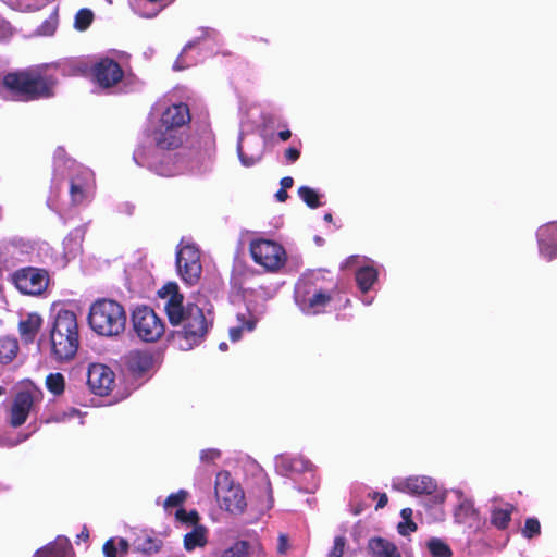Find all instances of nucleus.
<instances>
[{
  "label": "nucleus",
  "instance_id": "1",
  "mask_svg": "<svg viewBox=\"0 0 557 557\" xmlns=\"http://www.w3.org/2000/svg\"><path fill=\"white\" fill-rule=\"evenodd\" d=\"M172 325H182L175 336V345L181 350H190L205 338L212 323L213 306L206 295L197 294L194 301L183 305V295L176 283H168L158 290Z\"/></svg>",
  "mask_w": 557,
  "mask_h": 557
},
{
  "label": "nucleus",
  "instance_id": "2",
  "mask_svg": "<svg viewBox=\"0 0 557 557\" xmlns=\"http://www.w3.org/2000/svg\"><path fill=\"white\" fill-rule=\"evenodd\" d=\"M54 81L36 71L8 73L0 82V96L4 99L27 101L51 95Z\"/></svg>",
  "mask_w": 557,
  "mask_h": 557
},
{
  "label": "nucleus",
  "instance_id": "3",
  "mask_svg": "<svg viewBox=\"0 0 557 557\" xmlns=\"http://www.w3.org/2000/svg\"><path fill=\"white\" fill-rule=\"evenodd\" d=\"M51 352L58 360L72 359L78 349V324L76 314L59 309L50 331Z\"/></svg>",
  "mask_w": 557,
  "mask_h": 557
},
{
  "label": "nucleus",
  "instance_id": "4",
  "mask_svg": "<svg viewBox=\"0 0 557 557\" xmlns=\"http://www.w3.org/2000/svg\"><path fill=\"white\" fill-rule=\"evenodd\" d=\"M88 322L91 330L101 336H119L126 326V312L117 301L100 299L91 305Z\"/></svg>",
  "mask_w": 557,
  "mask_h": 557
},
{
  "label": "nucleus",
  "instance_id": "5",
  "mask_svg": "<svg viewBox=\"0 0 557 557\" xmlns=\"http://www.w3.org/2000/svg\"><path fill=\"white\" fill-rule=\"evenodd\" d=\"M190 119L189 109L184 103L169 106L161 114L158 126L152 133L159 147H178L182 144L180 128Z\"/></svg>",
  "mask_w": 557,
  "mask_h": 557
},
{
  "label": "nucleus",
  "instance_id": "6",
  "mask_svg": "<svg viewBox=\"0 0 557 557\" xmlns=\"http://www.w3.org/2000/svg\"><path fill=\"white\" fill-rule=\"evenodd\" d=\"M176 147H159L158 143L150 150L137 149L134 152V160L140 166L160 176H174L183 171V164L178 154L174 151Z\"/></svg>",
  "mask_w": 557,
  "mask_h": 557
},
{
  "label": "nucleus",
  "instance_id": "7",
  "mask_svg": "<svg viewBox=\"0 0 557 557\" xmlns=\"http://www.w3.org/2000/svg\"><path fill=\"white\" fill-rule=\"evenodd\" d=\"M64 165L69 170V195L71 202L75 206L89 202L95 194L94 173L74 160H65Z\"/></svg>",
  "mask_w": 557,
  "mask_h": 557
},
{
  "label": "nucleus",
  "instance_id": "8",
  "mask_svg": "<svg viewBox=\"0 0 557 557\" xmlns=\"http://www.w3.org/2000/svg\"><path fill=\"white\" fill-rule=\"evenodd\" d=\"M214 492L220 508L233 515L242 513L246 508L244 491L228 472L221 471L216 474Z\"/></svg>",
  "mask_w": 557,
  "mask_h": 557
},
{
  "label": "nucleus",
  "instance_id": "9",
  "mask_svg": "<svg viewBox=\"0 0 557 557\" xmlns=\"http://www.w3.org/2000/svg\"><path fill=\"white\" fill-rule=\"evenodd\" d=\"M249 251L252 260L268 272L278 271L287 260L285 248L272 239L257 238L251 240Z\"/></svg>",
  "mask_w": 557,
  "mask_h": 557
},
{
  "label": "nucleus",
  "instance_id": "10",
  "mask_svg": "<svg viewBox=\"0 0 557 557\" xmlns=\"http://www.w3.org/2000/svg\"><path fill=\"white\" fill-rule=\"evenodd\" d=\"M295 301L300 311L308 315L323 312L331 296L310 280H300L295 287Z\"/></svg>",
  "mask_w": 557,
  "mask_h": 557
},
{
  "label": "nucleus",
  "instance_id": "11",
  "mask_svg": "<svg viewBox=\"0 0 557 557\" xmlns=\"http://www.w3.org/2000/svg\"><path fill=\"white\" fill-rule=\"evenodd\" d=\"M133 329L144 342H156L164 333L165 326L156 311L147 306H138L132 313Z\"/></svg>",
  "mask_w": 557,
  "mask_h": 557
},
{
  "label": "nucleus",
  "instance_id": "12",
  "mask_svg": "<svg viewBox=\"0 0 557 557\" xmlns=\"http://www.w3.org/2000/svg\"><path fill=\"white\" fill-rule=\"evenodd\" d=\"M395 491L413 496L431 495L435 503H443L445 491L441 490L434 479L428 475H412L408 478H395L392 481Z\"/></svg>",
  "mask_w": 557,
  "mask_h": 557
},
{
  "label": "nucleus",
  "instance_id": "13",
  "mask_svg": "<svg viewBox=\"0 0 557 557\" xmlns=\"http://www.w3.org/2000/svg\"><path fill=\"white\" fill-rule=\"evenodd\" d=\"M176 267L180 276L188 285L196 284L201 275L200 252L188 242L182 240L176 251Z\"/></svg>",
  "mask_w": 557,
  "mask_h": 557
},
{
  "label": "nucleus",
  "instance_id": "14",
  "mask_svg": "<svg viewBox=\"0 0 557 557\" xmlns=\"http://www.w3.org/2000/svg\"><path fill=\"white\" fill-rule=\"evenodd\" d=\"M275 467L284 475L304 474L308 483L300 488L307 493H312L318 487L313 466L302 457L277 456L275 458Z\"/></svg>",
  "mask_w": 557,
  "mask_h": 557
},
{
  "label": "nucleus",
  "instance_id": "15",
  "mask_svg": "<svg viewBox=\"0 0 557 557\" xmlns=\"http://www.w3.org/2000/svg\"><path fill=\"white\" fill-rule=\"evenodd\" d=\"M176 520L191 530L184 535V548L191 552L196 548H202L208 543V529L198 523L199 515L196 510L186 511L178 508L175 512Z\"/></svg>",
  "mask_w": 557,
  "mask_h": 557
},
{
  "label": "nucleus",
  "instance_id": "16",
  "mask_svg": "<svg viewBox=\"0 0 557 557\" xmlns=\"http://www.w3.org/2000/svg\"><path fill=\"white\" fill-rule=\"evenodd\" d=\"M12 281L21 293L40 295L49 284V275L42 269L24 268L12 275Z\"/></svg>",
  "mask_w": 557,
  "mask_h": 557
},
{
  "label": "nucleus",
  "instance_id": "17",
  "mask_svg": "<svg viewBox=\"0 0 557 557\" xmlns=\"http://www.w3.org/2000/svg\"><path fill=\"white\" fill-rule=\"evenodd\" d=\"M87 384L94 394L106 396L115 384V374L106 364L92 363L88 368Z\"/></svg>",
  "mask_w": 557,
  "mask_h": 557
},
{
  "label": "nucleus",
  "instance_id": "18",
  "mask_svg": "<svg viewBox=\"0 0 557 557\" xmlns=\"http://www.w3.org/2000/svg\"><path fill=\"white\" fill-rule=\"evenodd\" d=\"M91 74L94 82L103 89L115 86L123 78L120 64L110 58L97 61L91 69Z\"/></svg>",
  "mask_w": 557,
  "mask_h": 557
},
{
  "label": "nucleus",
  "instance_id": "19",
  "mask_svg": "<svg viewBox=\"0 0 557 557\" xmlns=\"http://www.w3.org/2000/svg\"><path fill=\"white\" fill-rule=\"evenodd\" d=\"M36 395L37 392L30 388L16 394L8 412L10 425L17 428L25 423L34 406Z\"/></svg>",
  "mask_w": 557,
  "mask_h": 557
},
{
  "label": "nucleus",
  "instance_id": "20",
  "mask_svg": "<svg viewBox=\"0 0 557 557\" xmlns=\"http://www.w3.org/2000/svg\"><path fill=\"white\" fill-rule=\"evenodd\" d=\"M264 143L257 136H240L237 144L238 158L244 166L257 164L263 156Z\"/></svg>",
  "mask_w": 557,
  "mask_h": 557
},
{
  "label": "nucleus",
  "instance_id": "21",
  "mask_svg": "<svg viewBox=\"0 0 557 557\" xmlns=\"http://www.w3.org/2000/svg\"><path fill=\"white\" fill-rule=\"evenodd\" d=\"M556 233L557 225L553 222L542 225L537 231L540 253L547 260H553L555 257L554 240Z\"/></svg>",
  "mask_w": 557,
  "mask_h": 557
},
{
  "label": "nucleus",
  "instance_id": "22",
  "mask_svg": "<svg viewBox=\"0 0 557 557\" xmlns=\"http://www.w3.org/2000/svg\"><path fill=\"white\" fill-rule=\"evenodd\" d=\"M125 367L132 374L141 375L152 367V357L145 351H131L125 356Z\"/></svg>",
  "mask_w": 557,
  "mask_h": 557
},
{
  "label": "nucleus",
  "instance_id": "23",
  "mask_svg": "<svg viewBox=\"0 0 557 557\" xmlns=\"http://www.w3.org/2000/svg\"><path fill=\"white\" fill-rule=\"evenodd\" d=\"M174 0H133V11L145 18L157 16L165 7Z\"/></svg>",
  "mask_w": 557,
  "mask_h": 557
},
{
  "label": "nucleus",
  "instance_id": "24",
  "mask_svg": "<svg viewBox=\"0 0 557 557\" xmlns=\"http://www.w3.org/2000/svg\"><path fill=\"white\" fill-rule=\"evenodd\" d=\"M369 549L372 557H401L394 543L381 537L370 540Z\"/></svg>",
  "mask_w": 557,
  "mask_h": 557
},
{
  "label": "nucleus",
  "instance_id": "25",
  "mask_svg": "<svg viewBox=\"0 0 557 557\" xmlns=\"http://www.w3.org/2000/svg\"><path fill=\"white\" fill-rule=\"evenodd\" d=\"M70 542L65 537H58L54 542L39 548L33 557H66Z\"/></svg>",
  "mask_w": 557,
  "mask_h": 557
},
{
  "label": "nucleus",
  "instance_id": "26",
  "mask_svg": "<svg viewBox=\"0 0 557 557\" xmlns=\"http://www.w3.org/2000/svg\"><path fill=\"white\" fill-rule=\"evenodd\" d=\"M237 322L238 324L236 326L230 329V338L232 342L239 341L244 332H251L256 327L257 318L250 312L239 313L237 314Z\"/></svg>",
  "mask_w": 557,
  "mask_h": 557
},
{
  "label": "nucleus",
  "instance_id": "27",
  "mask_svg": "<svg viewBox=\"0 0 557 557\" xmlns=\"http://www.w3.org/2000/svg\"><path fill=\"white\" fill-rule=\"evenodd\" d=\"M41 318L37 313H30L20 322V333L25 342H32L41 326Z\"/></svg>",
  "mask_w": 557,
  "mask_h": 557
},
{
  "label": "nucleus",
  "instance_id": "28",
  "mask_svg": "<svg viewBox=\"0 0 557 557\" xmlns=\"http://www.w3.org/2000/svg\"><path fill=\"white\" fill-rule=\"evenodd\" d=\"M377 280V271L372 265L361 267L356 273V282L362 293L372 288Z\"/></svg>",
  "mask_w": 557,
  "mask_h": 557
},
{
  "label": "nucleus",
  "instance_id": "29",
  "mask_svg": "<svg viewBox=\"0 0 557 557\" xmlns=\"http://www.w3.org/2000/svg\"><path fill=\"white\" fill-rule=\"evenodd\" d=\"M83 242V232L75 230L63 240L64 257L66 260L74 258L79 251Z\"/></svg>",
  "mask_w": 557,
  "mask_h": 557
},
{
  "label": "nucleus",
  "instance_id": "30",
  "mask_svg": "<svg viewBox=\"0 0 557 557\" xmlns=\"http://www.w3.org/2000/svg\"><path fill=\"white\" fill-rule=\"evenodd\" d=\"M128 543L122 537H114L107 541L103 545L106 557H121L126 554Z\"/></svg>",
  "mask_w": 557,
  "mask_h": 557
},
{
  "label": "nucleus",
  "instance_id": "31",
  "mask_svg": "<svg viewBox=\"0 0 557 557\" xmlns=\"http://www.w3.org/2000/svg\"><path fill=\"white\" fill-rule=\"evenodd\" d=\"M18 350L17 342L11 337L0 338V362L9 363L11 362Z\"/></svg>",
  "mask_w": 557,
  "mask_h": 557
},
{
  "label": "nucleus",
  "instance_id": "32",
  "mask_svg": "<svg viewBox=\"0 0 557 557\" xmlns=\"http://www.w3.org/2000/svg\"><path fill=\"white\" fill-rule=\"evenodd\" d=\"M133 546L139 552L151 553L158 549L159 543L146 532H141L133 541Z\"/></svg>",
  "mask_w": 557,
  "mask_h": 557
},
{
  "label": "nucleus",
  "instance_id": "33",
  "mask_svg": "<svg viewBox=\"0 0 557 557\" xmlns=\"http://www.w3.org/2000/svg\"><path fill=\"white\" fill-rule=\"evenodd\" d=\"M511 512V505H506L503 508H495L492 512V523L498 529H505L510 521Z\"/></svg>",
  "mask_w": 557,
  "mask_h": 557
},
{
  "label": "nucleus",
  "instance_id": "34",
  "mask_svg": "<svg viewBox=\"0 0 557 557\" xmlns=\"http://www.w3.org/2000/svg\"><path fill=\"white\" fill-rule=\"evenodd\" d=\"M401 521L397 525V530L399 534L406 536L409 535L411 532L416 531L417 525L412 521V509L411 508H404L400 511Z\"/></svg>",
  "mask_w": 557,
  "mask_h": 557
},
{
  "label": "nucleus",
  "instance_id": "35",
  "mask_svg": "<svg viewBox=\"0 0 557 557\" xmlns=\"http://www.w3.org/2000/svg\"><path fill=\"white\" fill-rule=\"evenodd\" d=\"M298 196L308 207L312 209L321 206L319 193L308 186L299 187Z\"/></svg>",
  "mask_w": 557,
  "mask_h": 557
},
{
  "label": "nucleus",
  "instance_id": "36",
  "mask_svg": "<svg viewBox=\"0 0 557 557\" xmlns=\"http://www.w3.org/2000/svg\"><path fill=\"white\" fill-rule=\"evenodd\" d=\"M94 21V13L88 9H81L74 17V27L77 30H86Z\"/></svg>",
  "mask_w": 557,
  "mask_h": 557
},
{
  "label": "nucleus",
  "instance_id": "37",
  "mask_svg": "<svg viewBox=\"0 0 557 557\" xmlns=\"http://www.w3.org/2000/svg\"><path fill=\"white\" fill-rule=\"evenodd\" d=\"M64 384V376L61 373H51L46 379L47 388L54 395L63 393Z\"/></svg>",
  "mask_w": 557,
  "mask_h": 557
},
{
  "label": "nucleus",
  "instance_id": "38",
  "mask_svg": "<svg viewBox=\"0 0 557 557\" xmlns=\"http://www.w3.org/2000/svg\"><path fill=\"white\" fill-rule=\"evenodd\" d=\"M428 548L434 557H449L451 550L446 543L438 539H432L428 542Z\"/></svg>",
  "mask_w": 557,
  "mask_h": 557
},
{
  "label": "nucleus",
  "instance_id": "39",
  "mask_svg": "<svg viewBox=\"0 0 557 557\" xmlns=\"http://www.w3.org/2000/svg\"><path fill=\"white\" fill-rule=\"evenodd\" d=\"M187 496L188 493L184 490L170 494L163 502L164 510L169 511L173 508L180 507L186 500Z\"/></svg>",
  "mask_w": 557,
  "mask_h": 557
},
{
  "label": "nucleus",
  "instance_id": "40",
  "mask_svg": "<svg viewBox=\"0 0 557 557\" xmlns=\"http://www.w3.org/2000/svg\"><path fill=\"white\" fill-rule=\"evenodd\" d=\"M221 557H248V546L245 542H237L225 549Z\"/></svg>",
  "mask_w": 557,
  "mask_h": 557
},
{
  "label": "nucleus",
  "instance_id": "41",
  "mask_svg": "<svg viewBox=\"0 0 557 557\" xmlns=\"http://www.w3.org/2000/svg\"><path fill=\"white\" fill-rule=\"evenodd\" d=\"M346 548V539L342 535L334 539L332 548L330 549L327 557H344Z\"/></svg>",
  "mask_w": 557,
  "mask_h": 557
},
{
  "label": "nucleus",
  "instance_id": "42",
  "mask_svg": "<svg viewBox=\"0 0 557 557\" xmlns=\"http://www.w3.org/2000/svg\"><path fill=\"white\" fill-rule=\"evenodd\" d=\"M540 530H541L540 522L534 518H529V519H527V521L524 523V527L522 529V534L525 537L531 539V537L540 534Z\"/></svg>",
  "mask_w": 557,
  "mask_h": 557
},
{
  "label": "nucleus",
  "instance_id": "43",
  "mask_svg": "<svg viewBox=\"0 0 557 557\" xmlns=\"http://www.w3.org/2000/svg\"><path fill=\"white\" fill-rule=\"evenodd\" d=\"M193 48H194L193 42H189L185 46L182 54L177 58V60L175 61V63L173 65L174 70H183V69L191 65V63L187 61V55H188L189 51L193 50Z\"/></svg>",
  "mask_w": 557,
  "mask_h": 557
},
{
  "label": "nucleus",
  "instance_id": "44",
  "mask_svg": "<svg viewBox=\"0 0 557 557\" xmlns=\"http://www.w3.org/2000/svg\"><path fill=\"white\" fill-rule=\"evenodd\" d=\"M55 28H57V20L52 17V18L46 21L39 27L38 33L40 35L49 36V35H52L54 33Z\"/></svg>",
  "mask_w": 557,
  "mask_h": 557
},
{
  "label": "nucleus",
  "instance_id": "45",
  "mask_svg": "<svg viewBox=\"0 0 557 557\" xmlns=\"http://www.w3.org/2000/svg\"><path fill=\"white\" fill-rule=\"evenodd\" d=\"M220 457V451L215 448L205 449L200 454L202 462H213Z\"/></svg>",
  "mask_w": 557,
  "mask_h": 557
},
{
  "label": "nucleus",
  "instance_id": "46",
  "mask_svg": "<svg viewBox=\"0 0 557 557\" xmlns=\"http://www.w3.org/2000/svg\"><path fill=\"white\" fill-rule=\"evenodd\" d=\"M74 417H77L79 419L78 423L83 424L82 417L79 416V412L76 409H70L69 411H64L61 414H57L52 419V421H57V422L65 421V420H67L70 418H74Z\"/></svg>",
  "mask_w": 557,
  "mask_h": 557
},
{
  "label": "nucleus",
  "instance_id": "47",
  "mask_svg": "<svg viewBox=\"0 0 557 557\" xmlns=\"http://www.w3.org/2000/svg\"><path fill=\"white\" fill-rule=\"evenodd\" d=\"M25 440H26V436L16 437L14 440H10V438L0 436V446L13 447V446L24 442Z\"/></svg>",
  "mask_w": 557,
  "mask_h": 557
},
{
  "label": "nucleus",
  "instance_id": "48",
  "mask_svg": "<svg viewBox=\"0 0 557 557\" xmlns=\"http://www.w3.org/2000/svg\"><path fill=\"white\" fill-rule=\"evenodd\" d=\"M288 548V541L285 535H280L278 537V545H277V552L281 555H285Z\"/></svg>",
  "mask_w": 557,
  "mask_h": 557
},
{
  "label": "nucleus",
  "instance_id": "49",
  "mask_svg": "<svg viewBox=\"0 0 557 557\" xmlns=\"http://www.w3.org/2000/svg\"><path fill=\"white\" fill-rule=\"evenodd\" d=\"M299 150L296 148H288L285 151V157L289 162H295L299 158Z\"/></svg>",
  "mask_w": 557,
  "mask_h": 557
},
{
  "label": "nucleus",
  "instance_id": "50",
  "mask_svg": "<svg viewBox=\"0 0 557 557\" xmlns=\"http://www.w3.org/2000/svg\"><path fill=\"white\" fill-rule=\"evenodd\" d=\"M293 183H294V181L290 176H286L281 180V186L283 189L290 188L293 186Z\"/></svg>",
  "mask_w": 557,
  "mask_h": 557
},
{
  "label": "nucleus",
  "instance_id": "51",
  "mask_svg": "<svg viewBox=\"0 0 557 557\" xmlns=\"http://www.w3.org/2000/svg\"><path fill=\"white\" fill-rule=\"evenodd\" d=\"M13 5H14L16 9L21 10V11H29V10H34V9H36V7H35V5L29 4V3H27V4L13 3Z\"/></svg>",
  "mask_w": 557,
  "mask_h": 557
},
{
  "label": "nucleus",
  "instance_id": "52",
  "mask_svg": "<svg viewBox=\"0 0 557 557\" xmlns=\"http://www.w3.org/2000/svg\"><path fill=\"white\" fill-rule=\"evenodd\" d=\"M275 197L278 201L283 202L287 199V191L286 189L281 188L276 194Z\"/></svg>",
  "mask_w": 557,
  "mask_h": 557
},
{
  "label": "nucleus",
  "instance_id": "53",
  "mask_svg": "<svg viewBox=\"0 0 557 557\" xmlns=\"http://www.w3.org/2000/svg\"><path fill=\"white\" fill-rule=\"evenodd\" d=\"M278 138L282 140V141H286L290 138L292 136V133L290 131L286 129V131H281L278 134H277Z\"/></svg>",
  "mask_w": 557,
  "mask_h": 557
},
{
  "label": "nucleus",
  "instance_id": "54",
  "mask_svg": "<svg viewBox=\"0 0 557 557\" xmlns=\"http://www.w3.org/2000/svg\"><path fill=\"white\" fill-rule=\"evenodd\" d=\"M387 504V496L386 494H380L379 495V502L376 504V508H383Z\"/></svg>",
  "mask_w": 557,
  "mask_h": 557
},
{
  "label": "nucleus",
  "instance_id": "55",
  "mask_svg": "<svg viewBox=\"0 0 557 557\" xmlns=\"http://www.w3.org/2000/svg\"><path fill=\"white\" fill-rule=\"evenodd\" d=\"M219 348H220V350L224 351V350H226V348H227V344L223 342V343H221V344L219 345Z\"/></svg>",
  "mask_w": 557,
  "mask_h": 557
},
{
  "label": "nucleus",
  "instance_id": "56",
  "mask_svg": "<svg viewBox=\"0 0 557 557\" xmlns=\"http://www.w3.org/2000/svg\"><path fill=\"white\" fill-rule=\"evenodd\" d=\"M324 220H325L326 222H331V221H332V215H331L330 213H326V214L324 215Z\"/></svg>",
  "mask_w": 557,
  "mask_h": 557
},
{
  "label": "nucleus",
  "instance_id": "57",
  "mask_svg": "<svg viewBox=\"0 0 557 557\" xmlns=\"http://www.w3.org/2000/svg\"><path fill=\"white\" fill-rule=\"evenodd\" d=\"M366 305H371L372 304V298H364L362 300Z\"/></svg>",
  "mask_w": 557,
  "mask_h": 557
},
{
  "label": "nucleus",
  "instance_id": "58",
  "mask_svg": "<svg viewBox=\"0 0 557 557\" xmlns=\"http://www.w3.org/2000/svg\"><path fill=\"white\" fill-rule=\"evenodd\" d=\"M355 260H356V258H354V257H352V258H350L349 260H347V261H346L345 265H348V263H350V262H352V261H355Z\"/></svg>",
  "mask_w": 557,
  "mask_h": 557
},
{
  "label": "nucleus",
  "instance_id": "59",
  "mask_svg": "<svg viewBox=\"0 0 557 557\" xmlns=\"http://www.w3.org/2000/svg\"><path fill=\"white\" fill-rule=\"evenodd\" d=\"M4 393V389L0 386V396Z\"/></svg>",
  "mask_w": 557,
  "mask_h": 557
}]
</instances>
